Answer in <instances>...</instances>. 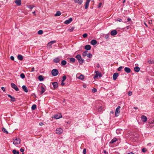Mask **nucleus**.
<instances>
[{"label":"nucleus","instance_id":"nucleus-55","mask_svg":"<svg viewBox=\"0 0 154 154\" xmlns=\"http://www.w3.org/2000/svg\"><path fill=\"white\" fill-rule=\"evenodd\" d=\"M65 84V83L63 82L62 81V83H61V85L63 86Z\"/></svg>","mask_w":154,"mask_h":154},{"label":"nucleus","instance_id":"nucleus-62","mask_svg":"<svg viewBox=\"0 0 154 154\" xmlns=\"http://www.w3.org/2000/svg\"><path fill=\"white\" fill-rule=\"evenodd\" d=\"M102 4V3H100L99 4V5H98V8H100V7H101V5Z\"/></svg>","mask_w":154,"mask_h":154},{"label":"nucleus","instance_id":"nucleus-35","mask_svg":"<svg viewBox=\"0 0 154 154\" xmlns=\"http://www.w3.org/2000/svg\"><path fill=\"white\" fill-rule=\"evenodd\" d=\"M20 76L21 78L22 79H23L25 78V75L23 73H21L20 74Z\"/></svg>","mask_w":154,"mask_h":154},{"label":"nucleus","instance_id":"nucleus-61","mask_svg":"<svg viewBox=\"0 0 154 154\" xmlns=\"http://www.w3.org/2000/svg\"><path fill=\"white\" fill-rule=\"evenodd\" d=\"M122 68H118V71H120L122 69Z\"/></svg>","mask_w":154,"mask_h":154},{"label":"nucleus","instance_id":"nucleus-56","mask_svg":"<svg viewBox=\"0 0 154 154\" xmlns=\"http://www.w3.org/2000/svg\"><path fill=\"white\" fill-rule=\"evenodd\" d=\"M20 151L21 152H23L24 151V149H23L22 148H21L20 149Z\"/></svg>","mask_w":154,"mask_h":154},{"label":"nucleus","instance_id":"nucleus-8","mask_svg":"<svg viewBox=\"0 0 154 154\" xmlns=\"http://www.w3.org/2000/svg\"><path fill=\"white\" fill-rule=\"evenodd\" d=\"M141 119L142 121L143 122H146L147 121V117L144 115L142 116L141 117Z\"/></svg>","mask_w":154,"mask_h":154},{"label":"nucleus","instance_id":"nucleus-31","mask_svg":"<svg viewBox=\"0 0 154 154\" xmlns=\"http://www.w3.org/2000/svg\"><path fill=\"white\" fill-rule=\"evenodd\" d=\"M66 63V60H63L61 62V64L63 66L65 65Z\"/></svg>","mask_w":154,"mask_h":154},{"label":"nucleus","instance_id":"nucleus-3","mask_svg":"<svg viewBox=\"0 0 154 154\" xmlns=\"http://www.w3.org/2000/svg\"><path fill=\"white\" fill-rule=\"evenodd\" d=\"M58 73V70L56 69H53L51 71V73L52 75L54 76H56L57 75Z\"/></svg>","mask_w":154,"mask_h":154},{"label":"nucleus","instance_id":"nucleus-47","mask_svg":"<svg viewBox=\"0 0 154 154\" xmlns=\"http://www.w3.org/2000/svg\"><path fill=\"white\" fill-rule=\"evenodd\" d=\"M56 42L55 41H52L51 42H49V44L51 43V44H54L56 43Z\"/></svg>","mask_w":154,"mask_h":154},{"label":"nucleus","instance_id":"nucleus-33","mask_svg":"<svg viewBox=\"0 0 154 154\" xmlns=\"http://www.w3.org/2000/svg\"><path fill=\"white\" fill-rule=\"evenodd\" d=\"M36 108V105L35 104H33L32 105L31 108L32 110H35Z\"/></svg>","mask_w":154,"mask_h":154},{"label":"nucleus","instance_id":"nucleus-43","mask_svg":"<svg viewBox=\"0 0 154 154\" xmlns=\"http://www.w3.org/2000/svg\"><path fill=\"white\" fill-rule=\"evenodd\" d=\"M87 36L88 35L87 33H84L82 35V36L84 38H86Z\"/></svg>","mask_w":154,"mask_h":154},{"label":"nucleus","instance_id":"nucleus-38","mask_svg":"<svg viewBox=\"0 0 154 154\" xmlns=\"http://www.w3.org/2000/svg\"><path fill=\"white\" fill-rule=\"evenodd\" d=\"M134 70L136 72H138L140 70V68H134Z\"/></svg>","mask_w":154,"mask_h":154},{"label":"nucleus","instance_id":"nucleus-36","mask_svg":"<svg viewBox=\"0 0 154 154\" xmlns=\"http://www.w3.org/2000/svg\"><path fill=\"white\" fill-rule=\"evenodd\" d=\"M154 122V120L152 119H150L149 120V123L150 124H153Z\"/></svg>","mask_w":154,"mask_h":154},{"label":"nucleus","instance_id":"nucleus-46","mask_svg":"<svg viewBox=\"0 0 154 154\" xmlns=\"http://www.w3.org/2000/svg\"><path fill=\"white\" fill-rule=\"evenodd\" d=\"M121 130L120 129H117L116 130V133L117 134H119Z\"/></svg>","mask_w":154,"mask_h":154},{"label":"nucleus","instance_id":"nucleus-40","mask_svg":"<svg viewBox=\"0 0 154 154\" xmlns=\"http://www.w3.org/2000/svg\"><path fill=\"white\" fill-rule=\"evenodd\" d=\"M11 100L12 102H14L15 101V98L13 97H12L11 98Z\"/></svg>","mask_w":154,"mask_h":154},{"label":"nucleus","instance_id":"nucleus-10","mask_svg":"<svg viewBox=\"0 0 154 154\" xmlns=\"http://www.w3.org/2000/svg\"><path fill=\"white\" fill-rule=\"evenodd\" d=\"M72 20V18H69L68 20H67L65 21L64 23L66 24H69L70 23Z\"/></svg>","mask_w":154,"mask_h":154},{"label":"nucleus","instance_id":"nucleus-21","mask_svg":"<svg viewBox=\"0 0 154 154\" xmlns=\"http://www.w3.org/2000/svg\"><path fill=\"white\" fill-rule=\"evenodd\" d=\"M17 58L20 60H21L23 59V57L21 55H18L17 56Z\"/></svg>","mask_w":154,"mask_h":154},{"label":"nucleus","instance_id":"nucleus-18","mask_svg":"<svg viewBox=\"0 0 154 154\" xmlns=\"http://www.w3.org/2000/svg\"><path fill=\"white\" fill-rule=\"evenodd\" d=\"M75 2L79 4V5H81L82 2V0H74Z\"/></svg>","mask_w":154,"mask_h":154},{"label":"nucleus","instance_id":"nucleus-6","mask_svg":"<svg viewBox=\"0 0 154 154\" xmlns=\"http://www.w3.org/2000/svg\"><path fill=\"white\" fill-rule=\"evenodd\" d=\"M11 87L14 89L16 91H19V88H17V86L14 83H11Z\"/></svg>","mask_w":154,"mask_h":154},{"label":"nucleus","instance_id":"nucleus-63","mask_svg":"<svg viewBox=\"0 0 154 154\" xmlns=\"http://www.w3.org/2000/svg\"><path fill=\"white\" fill-rule=\"evenodd\" d=\"M7 95L8 96V97H10L11 98L12 97V96H11L9 94H8Z\"/></svg>","mask_w":154,"mask_h":154},{"label":"nucleus","instance_id":"nucleus-25","mask_svg":"<svg viewBox=\"0 0 154 154\" xmlns=\"http://www.w3.org/2000/svg\"><path fill=\"white\" fill-rule=\"evenodd\" d=\"M75 57L77 59V60H80L82 58L81 56L79 54H78Z\"/></svg>","mask_w":154,"mask_h":154},{"label":"nucleus","instance_id":"nucleus-19","mask_svg":"<svg viewBox=\"0 0 154 154\" xmlns=\"http://www.w3.org/2000/svg\"><path fill=\"white\" fill-rule=\"evenodd\" d=\"M41 94H42L45 91V89L43 86H41Z\"/></svg>","mask_w":154,"mask_h":154},{"label":"nucleus","instance_id":"nucleus-20","mask_svg":"<svg viewBox=\"0 0 154 154\" xmlns=\"http://www.w3.org/2000/svg\"><path fill=\"white\" fill-rule=\"evenodd\" d=\"M38 79L40 81H43L44 80L43 76L42 75H40L38 76Z\"/></svg>","mask_w":154,"mask_h":154},{"label":"nucleus","instance_id":"nucleus-13","mask_svg":"<svg viewBox=\"0 0 154 154\" xmlns=\"http://www.w3.org/2000/svg\"><path fill=\"white\" fill-rule=\"evenodd\" d=\"M22 88L23 90L26 93L28 92L27 88L26 85H23L22 86Z\"/></svg>","mask_w":154,"mask_h":154},{"label":"nucleus","instance_id":"nucleus-11","mask_svg":"<svg viewBox=\"0 0 154 154\" xmlns=\"http://www.w3.org/2000/svg\"><path fill=\"white\" fill-rule=\"evenodd\" d=\"M14 2L18 6H20L21 4V0H16Z\"/></svg>","mask_w":154,"mask_h":154},{"label":"nucleus","instance_id":"nucleus-1","mask_svg":"<svg viewBox=\"0 0 154 154\" xmlns=\"http://www.w3.org/2000/svg\"><path fill=\"white\" fill-rule=\"evenodd\" d=\"M13 143L14 145H18L20 143V138H16L13 139Z\"/></svg>","mask_w":154,"mask_h":154},{"label":"nucleus","instance_id":"nucleus-34","mask_svg":"<svg viewBox=\"0 0 154 154\" xmlns=\"http://www.w3.org/2000/svg\"><path fill=\"white\" fill-rule=\"evenodd\" d=\"M87 56L88 58H91L92 57V55L91 53L87 54Z\"/></svg>","mask_w":154,"mask_h":154},{"label":"nucleus","instance_id":"nucleus-50","mask_svg":"<svg viewBox=\"0 0 154 154\" xmlns=\"http://www.w3.org/2000/svg\"><path fill=\"white\" fill-rule=\"evenodd\" d=\"M103 153L104 154H108V152H107L106 150H104L103 151Z\"/></svg>","mask_w":154,"mask_h":154},{"label":"nucleus","instance_id":"nucleus-26","mask_svg":"<svg viewBox=\"0 0 154 154\" xmlns=\"http://www.w3.org/2000/svg\"><path fill=\"white\" fill-rule=\"evenodd\" d=\"M61 13L60 11H57V12L55 14V16H58L60 15Z\"/></svg>","mask_w":154,"mask_h":154},{"label":"nucleus","instance_id":"nucleus-16","mask_svg":"<svg viewBox=\"0 0 154 154\" xmlns=\"http://www.w3.org/2000/svg\"><path fill=\"white\" fill-rule=\"evenodd\" d=\"M52 85L54 88H57L58 86V83L56 82H53Z\"/></svg>","mask_w":154,"mask_h":154},{"label":"nucleus","instance_id":"nucleus-23","mask_svg":"<svg viewBox=\"0 0 154 154\" xmlns=\"http://www.w3.org/2000/svg\"><path fill=\"white\" fill-rule=\"evenodd\" d=\"M2 130L3 131V132L6 134H8V132L7 131L6 129L4 127H3L2 128Z\"/></svg>","mask_w":154,"mask_h":154},{"label":"nucleus","instance_id":"nucleus-32","mask_svg":"<svg viewBox=\"0 0 154 154\" xmlns=\"http://www.w3.org/2000/svg\"><path fill=\"white\" fill-rule=\"evenodd\" d=\"M69 61L70 62H74L75 61V59L74 58H71L69 59Z\"/></svg>","mask_w":154,"mask_h":154},{"label":"nucleus","instance_id":"nucleus-28","mask_svg":"<svg viewBox=\"0 0 154 154\" xmlns=\"http://www.w3.org/2000/svg\"><path fill=\"white\" fill-rule=\"evenodd\" d=\"M84 78V76L82 75H81L78 77L79 79L82 80H83Z\"/></svg>","mask_w":154,"mask_h":154},{"label":"nucleus","instance_id":"nucleus-39","mask_svg":"<svg viewBox=\"0 0 154 154\" xmlns=\"http://www.w3.org/2000/svg\"><path fill=\"white\" fill-rule=\"evenodd\" d=\"M78 61L79 62V63H82L84 62V60L81 58L80 60H79Z\"/></svg>","mask_w":154,"mask_h":154},{"label":"nucleus","instance_id":"nucleus-54","mask_svg":"<svg viewBox=\"0 0 154 154\" xmlns=\"http://www.w3.org/2000/svg\"><path fill=\"white\" fill-rule=\"evenodd\" d=\"M28 8H29L30 9H32L33 8V7L30 5L28 7Z\"/></svg>","mask_w":154,"mask_h":154},{"label":"nucleus","instance_id":"nucleus-58","mask_svg":"<svg viewBox=\"0 0 154 154\" xmlns=\"http://www.w3.org/2000/svg\"><path fill=\"white\" fill-rule=\"evenodd\" d=\"M52 44H51V43L49 44V42L48 43V46H50V47H51V45Z\"/></svg>","mask_w":154,"mask_h":154},{"label":"nucleus","instance_id":"nucleus-27","mask_svg":"<svg viewBox=\"0 0 154 154\" xmlns=\"http://www.w3.org/2000/svg\"><path fill=\"white\" fill-rule=\"evenodd\" d=\"M54 61L56 63H58L60 61V59L58 58H56L54 59Z\"/></svg>","mask_w":154,"mask_h":154},{"label":"nucleus","instance_id":"nucleus-14","mask_svg":"<svg viewBox=\"0 0 154 154\" xmlns=\"http://www.w3.org/2000/svg\"><path fill=\"white\" fill-rule=\"evenodd\" d=\"M91 46L89 45H86L85 46V49L87 50H89L91 49Z\"/></svg>","mask_w":154,"mask_h":154},{"label":"nucleus","instance_id":"nucleus-9","mask_svg":"<svg viewBox=\"0 0 154 154\" xmlns=\"http://www.w3.org/2000/svg\"><path fill=\"white\" fill-rule=\"evenodd\" d=\"M56 131L57 134H60L62 133L63 130L61 128H58L57 129Z\"/></svg>","mask_w":154,"mask_h":154},{"label":"nucleus","instance_id":"nucleus-2","mask_svg":"<svg viewBox=\"0 0 154 154\" xmlns=\"http://www.w3.org/2000/svg\"><path fill=\"white\" fill-rule=\"evenodd\" d=\"M62 117V116L61 113H58L52 116V118L56 119H58Z\"/></svg>","mask_w":154,"mask_h":154},{"label":"nucleus","instance_id":"nucleus-51","mask_svg":"<svg viewBox=\"0 0 154 154\" xmlns=\"http://www.w3.org/2000/svg\"><path fill=\"white\" fill-rule=\"evenodd\" d=\"M1 89L3 91H5V88L3 87H1Z\"/></svg>","mask_w":154,"mask_h":154},{"label":"nucleus","instance_id":"nucleus-12","mask_svg":"<svg viewBox=\"0 0 154 154\" xmlns=\"http://www.w3.org/2000/svg\"><path fill=\"white\" fill-rule=\"evenodd\" d=\"M110 33L112 35H115L117 34V32L116 30H114L112 31Z\"/></svg>","mask_w":154,"mask_h":154},{"label":"nucleus","instance_id":"nucleus-60","mask_svg":"<svg viewBox=\"0 0 154 154\" xmlns=\"http://www.w3.org/2000/svg\"><path fill=\"white\" fill-rule=\"evenodd\" d=\"M117 21L120 22H121L122 20L121 19H119V20L117 19Z\"/></svg>","mask_w":154,"mask_h":154},{"label":"nucleus","instance_id":"nucleus-41","mask_svg":"<svg viewBox=\"0 0 154 154\" xmlns=\"http://www.w3.org/2000/svg\"><path fill=\"white\" fill-rule=\"evenodd\" d=\"M75 29V27H72L70 29H69V30L70 31V32H72L73 31V30H74V29Z\"/></svg>","mask_w":154,"mask_h":154},{"label":"nucleus","instance_id":"nucleus-52","mask_svg":"<svg viewBox=\"0 0 154 154\" xmlns=\"http://www.w3.org/2000/svg\"><path fill=\"white\" fill-rule=\"evenodd\" d=\"M10 59L11 60H14V57L13 56H11L10 57Z\"/></svg>","mask_w":154,"mask_h":154},{"label":"nucleus","instance_id":"nucleus-17","mask_svg":"<svg viewBox=\"0 0 154 154\" xmlns=\"http://www.w3.org/2000/svg\"><path fill=\"white\" fill-rule=\"evenodd\" d=\"M117 140V138H114L109 143H110V144L116 142Z\"/></svg>","mask_w":154,"mask_h":154},{"label":"nucleus","instance_id":"nucleus-49","mask_svg":"<svg viewBox=\"0 0 154 154\" xmlns=\"http://www.w3.org/2000/svg\"><path fill=\"white\" fill-rule=\"evenodd\" d=\"M83 153L84 154H85L86 153V149H84L83 150Z\"/></svg>","mask_w":154,"mask_h":154},{"label":"nucleus","instance_id":"nucleus-44","mask_svg":"<svg viewBox=\"0 0 154 154\" xmlns=\"http://www.w3.org/2000/svg\"><path fill=\"white\" fill-rule=\"evenodd\" d=\"M63 79L62 80V81L64 82L66 79V76L65 75H64L63 76L62 78Z\"/></svg>","mask_w":154,"mask_h":154},{"label":"nucleus","instance_id":"nucleus-24","mask_svg":"<svg viewBox=\"0 0 154 154\" xmlns=\"http://www.w3.org/2000/svg\"><path fill=\"white\" fill-rule=\"evenodd\" d=\"M12 152L13 154H19V152L18 151H17L16 149H14L12 151Z\"/></svg>","mask_w":154,"mask_h":154},{"label":"nucleus","instance_id":"nucleus-45","mask_svg":"<svg viewBox=\"0 0 154 154\" xmlns=\"http://www.w3.org/2000/svg\"><path fill=\"white\" fill-rule=\"evenodd\" d=\"M132 92L131 91H129L128 93V95L129 96H131L132 95Z\"/></svg>","mask_w":154,"mask_h":154},{"label":"nucleus","instance_id":"nucleus-59","mask_svg":"<svg viewBox=\"0 0 154 154\" xmlns=\"http://www.w3.org/2000/svg\"><path fill=\"white\" fill-rule=\"evenodd\" d=\"M131 19L130 18H128L127 19V21L128 22H129V21H131Z\"/></svg>","mask_w":154,"mask_h":154},{"label":"nucleus","instance_id":"nucleus-57","mask_svg":"<svg viewBox=\"0 0 154 154\" xmlns=\"http://www.w3.org/2000/svg\"><path fill=\"white\" fill-rule=\"evenodd\" d=\"M44 125V123L43 122H40L39 123V125L40 126L43 125Z\"/></svg>","mask_w":154,"mask_h":154},{"label":"nucleus","instance_id":"nucleus-15","mask_svg":"<svg viewBox=\"0 0 154 154\" xmlns=\"http://www.w3.org/2000/svg\"><path fill=\"white\" fill-rule=\"evenodd\" d=\"M97 41L95 40H92L91 42V44L92 45H94L97 43Z\"/></svg>","mask_w":154,"mask_h":154},{"label":"nucleus","instance_id":"nucleus-5","mask_svg":"<svg viewBox=\"0 0 154 154\" xmlns=\"http://www.w3.org/2000/svg\"><path fill=\"white\" fill-rule=\"evenodd\" d=\"M95 73H96L94 77V78L95 79L96 78H97L99 77V78H100L102 76V75L101 73L98 71H95Z\"/></svg>","mask_w":154,"mask_h":154},{"label":"nucleus","instance_id":"nucleus-42","mask_svg":"<svg viewBox=\"0 0 154 154\" xmlns=\"http://www.w3.org/2000/svg\"><path fill=\"white\" fill-rule=\"evenodd\" d=\"M97 91V89L95 88H93L92 90V91L93 93H95Z\"/></svg>","mask_w":154,"mask_h":154},{"label":"nucleus","instance_id":"nucleus-53","mask_svg":"<svg viewBox=\"0 0 154 154\" xmlns=\"http://www.w3.org/2000/svg\"><path fill=\"white\" fill-rule=\"evenodd\" d=\"M98 111H100L102 110V107L100 106L98 109Z\"/></svg>","mask_w":154,"mask_h":154},{"label":"nucleus","instance_id":"nucleus-64","mask_svg":"<svg viewBox=\"0 0 154 154\" xmlns=\"http://www.w3.org/2000/svg\"><path fill=\"white\" fill-rule=\"evenodd\" d=\"M128 154H134L132 152H131L130 153H128Z\"/></svg>","mask_w":154,"mask_h":154},{"label":"nucleus","instance_id":"nucleus-30","mask_svg":"<svg viewBox=\"0 0 154 154\" xmlns=\"http://www.w3.org/2000/svg\"><path fill=\"white\" fill-rule=\"evenodd\" d=\"M148 63L149 64H152L154 63V62L153 60L150 59L148 60Z\"/></svg>","mask_w":154,"mask_h":154},{"label":"nucleus","instance_id":"nucleus-22","mask_svg":"<svg viewBox=\"0 0 154 154\" xmlns=\"http://www.w3.org/2000/svg\"><path fill=\"white\" fill-rule=\"evenodd\" d=\"M125 71L127 73H129L131 72V69L130 68H125Z\"/></svg>","mask_w":154,"mask_h":154},{"label":"nucleus","instance_id":"nucleus-37","mask_svg":"<svg viewBox=\"0 0 154 154\" xmlns=\"http://www.w3.org/2000/svg\"><path fill=\"white\" fill-rule=\"evenodd\" d=\"M38 33L39 35H41L43 33V31L42 30H40L38 31Z\"/></svg>","mask_w":154,"mask_h":154},{"label":"nucleus","instance_id":"nucleus-7","mask_svg":"<svg viewBox=\"0 0 154 154\" xmlns=\"http://www.w3.org/2000/svg\"><path fill=\"white\" fill-rule=\"evenodd\" d=\"M119 76V73L117 72H115L114 73L113 75V79L114 80H116L117 79V78Z\"/></svg>","mask_w":154,"mask_h":154},{"label":"nucleus","instance_id":"nucleus-4","mask_svg":"<svg viewBox=\"0 0 154 154\" xmlns=\"http://www.w3.org/2000/svg\"><path fill=\"white\" fill-rule=\"evenodd\" d=\"M120 106H118L116 109L115 112V115L116 116H119V114L120 112Z\"/></svg>","mask_w":154,"mask_h":154},{"label":"nucleus","instance_id":"nucleus-48","mask_svg":"<svg viewBox=\"0 0 154 154\" xmlns=\"http://www.w3.org/2000/svg\"><path fill=\"white\" fill-rule=\"evenodd\" d=\"M146 149L145 148H143L142 149V151L143 152H145L146 151Z\"/></svg>","mask_w":154,"mask_h":154},{"label":"nucleus","instance_id":"nucleus-29","mask_svg":"<svg viewBox=\"0 0 154 154\" xmlns=\"http://www.w3.org/2000/svg\"><path fill=\"white\" fill-rule=\"evenodd\" d=\"M88 51H85L82 53V56L85 57L87 55Z\"/></svg>","mask_w":154,"mask_h":154}]
</instances>
